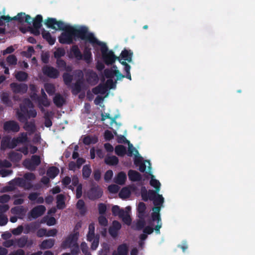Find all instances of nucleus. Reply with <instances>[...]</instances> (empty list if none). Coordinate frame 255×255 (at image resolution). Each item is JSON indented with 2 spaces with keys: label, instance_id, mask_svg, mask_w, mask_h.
Listing matches in <instances>:
<instances>
[{
  "label": "nucleus",
  "instance_id": "nucleus-1",
  "mask_svg": "<svg viewBox=\"0 0 255 255\" xmlns=\"http://www.w3.org/2000/svg\"><path fill=\"white\" fill-rule=\"evenodd\" d=\"M48 28L55 30L64 31L58 37L59 42L61 44H71L76 40V38L89 42L91 43L96 42L97 38L94 34L89 31L85 26L78 28L66 25L62 21H57L56 18L48 17L45 22Z\"/></svg>",
  "mask_w": 255,
  "mask_h": 255
},
{
  "label": "nucleus",
  "instance_id": "nucleus-2",
  "mask_svg": "<svg viewBox=\"0 0 255 255\" xmlns=\"http://www.w3.org/2000/svg\"><path fill=\"white\" fill-rule=\"evenodd\" d=\"M96 44L101 46V52L103 61L107 65H110L114 64L119 57H117L112 50H109L108 47L105 43L101 42L97 39L96 42L92 43Z\"/></svg>",
  "mask_w": 255,
  "mask_h": 255
},
{
  "label": "nucleus",
  "instance_id": "nucleus-3",
  "mask_svg": "<svg viewBox=\"0 0 255 255\" xmlns=\"http://www.w3.org/2000/svg\"><path fill=\"white\" fill-rule=\"evenodd\" d=\"M28 108H33V104L28 98L24 99L19 106V110L17 111L16 115L19 122H24L26 120V114L28 111Z\"/></svg>",
  "mask_w": 255,
  "mask_h": 255
},
{
  "label": "nucleus",
  "instance_id": "nucleus-4",
  "mask_svg": "<svg viewBox=\"0 0 255 255\" xmlns=\"http://www.w3.org/2000/svg\"><path fill=\"white\" fill-rule=\"evenodd\" d=\"M1 19L4 22V21L6 22H9L12 20L17 21L20 23H23L25 22L29 24H31L32 22L31 17L29 15L26 14L24 12H22L18 13L16 16L12 17H10L9 15L1 16Z\"/></svg>",
  "mask_w": 255,
  "mask_h": 255
},
{
  "label": "nucleus",
  "instance_id": "nucleus-5",
  "mask_svg": "<svg viewBox=\"0 0 255 255\" xmlns=\"http://www.w3.org/2000/svg\"><path fill=\"white\" fill-rule=\"evenodd\" d=\"M103 194L102 189L98 185L92 184L88 192V197L92 200L100 198Z\"/></svg>",
  "mask_w": 255,
  "mask_h": 255
},
{
  "label": "nucleus",
  "instance_id": "nucleus-6",
  "mask_svg": "<svg viewBox=\"0 0 255 255\" xmlns=\"http://www.w3.org/2000/svg\"><path fill=\"white\" fill-rule=\"evenodd\" d=\"M78 235V233L70 234L65 240L62 242L61 247L63 249H66L71 248V246L74 245L75 244H77Z\"/></svg>",
  "mask_w": 255,
  "mask_h": 255
},
{
  "label": "nucleus",
  "instance_id": "nucleus-7",
  "mask_svg": "<svg viewBox=\"0 0 255 255\" xmlns=\"http://www.w3.org/2000/svg\"><path fill=\"white\" fill-rule=\"evenodd\" d=\"M3 130L7 132H17L20 129L18 124L15 121L10 120L4 123L3 126Z\"/></svg>",
  "mask_w": 255,
  "mask_h": 255
},
{
  "label": "nucleus",
  "instance_id": "nucleus-8",
  "mask_svg": "<svg viewBox=\"0 0 255 255\" xmlns=\"http://www.w3.org/2000/svg\"><path fill=\"white\" fill-rule=\"evenodd\" d=\"M140 192L142 200L145 202L148 199L153 201L158 194L156 190H149L147 191L145 186L141 187Z\"/></svg>",
  "mask_w": 255,
  "mask_h": 255
},
{
  "label": "nucleus",
  "instance_id": "nucleus-9",
  "mask_svg": "<svg viewBox=\"0 0 255 255\" xmlns=\"http://www.w3.org/2000/svg\"><path fill=\"white\" fill-rule=\"evenodd\" d=\"M10 88L14 94H23L27 92L28 86L24 83H17L13 82L10 84Z\"/></svg>",
  "mask_w": 255,
  "mask_h": 255
},
{
  "label": "nucleus",
  "instance_id": "nucleus-10",
  "mask_svg": "<svg viewBox=\"0 0 255 255\" xmlns=\"http://www.w3.org/2000/svg\"><path fill=\"white\" fill-rule=\"evenodd\" d=\"M105 76L108 79H112L114 76L116 77L117 80H122L125 76L122 74L119 70H113L112 68H107L104 70Z\"/></svg>",
  "mask_w": 255,
  "mask_h": 255
},
{
  "label": "nucleus",
  "instance_id": "nucleus-11",
  "mask_svg": "<svg viewBox=\"0 0 255 255\" xmlns=\"http://www.w3.org/2000/svg\"><path fill=\"white\" fill-rule=\"evenodd\" d=\"M42 70L43 74L50 78L56 79L59 75L58 70L50 66L45 65L43 67Z\"/></svg>",
  "mask_w": 255,
  "mask_h": 255
},
{
  "label": "nucleus",
  "instance_id": "nucleus-12",
  "mask_svg": "<svg viewBox=\"0 0 255 255\" xmlns=\"http://www.w3.org/2000/svg\"><path fill=\"white\" fill-rule=\"evenodd\" d=\"M87 82L91 86L96 85L99 81V77L96 72L92 70H89L86 73Z\"/></svg>",
  "mask_w": 255,
  "mask_h": 255
},
{
  "label": "nucleus",
  "instance_id": "nucleus-13",
  "mask_svg": "<svg viewBox=\"0 0 255 255\" xmlns=\"http://www.w3.org/2000/svg\"><path fill=\"white\" fill-rule=\"evenodd\" d=\"M33 243V241L32 240H28L26 236H23L20 238L15 239V244L20 248H24L25 246L27 247H30Z\"/></svg>",
  "mask_w": 255,
  "mask_h": 255
},
{
  "label": "nucleus",
  "instance_id": "nucleus-14",
  "mask_svg": "<svg viewBox=\"0 0 255 255\" xmlns=\"http://www.w3.org/2000/svg\"><path fill=\"white\" fill-rule=\"evenodd\" d=\"M46 208L43 205H38L33 208L30 211V216L33 219H36L44 214Z\"/></svg>",
  "mask_w": 255,
  "mask_h": 255
},
{
  "label": "nucleus",
  "instance_id": "nucleus-15",
  "mask_svg": "<svg viewBox=\"0 0 255 255\" xmlns=\"http://www.w3.org/2000/svg\"><path fill=\"white\" fill-rule=\"evenodd\" d=\"M121 223L116 220L112 223V225L109 228V233L113 238H116L118 234L119 231L121 229Z\"/></svg>",
  "mask_w": 255,
  "mask_h": 255
},
{
  "label": "nucleus",
  "instance_id": "nucleus-16",
  "mask_svg": "<svg viewBox=\"0 0 255 255\" xmlns=\"http://www.w3.org/2000/svg\"><path fill=\"white\" fill-rule=\"evenodd\" d=\"M151 219L153 221H156L157 225L154 228L156 234L160 233V229L162 226V222L160 218V213H153L151 214Z\"/></svg>",
  "mask_w": 255,
  "mask_h": 255
},
{
  "label": "nucleus",
  "instance_id": "nucleus-17",
  "mask_svg": "<svg viewBox=\"0 0 255 255\" xmlns=\"http://www.w3.org/2000/svg\"><path fill=\"white\" fill-rule=\"evenodd\" d=\"M146 209L145 204L143 202H139L137 207V216L139 219H143L146 217Z\"/></svg>",
  "mask_w": 255,
  "mask_h": 255
},
{
  "label": "nucleus",
  "instance_id": "nucleus-18",
  "mask_svg": "<svg viewBox=\"0 0 255 255\" xmlns=\"http://www.w3.org/2000/svg\"><path fill=\"white\" fill-rule=\"evenodd\" d=\"M39 224L37 222H32L25 225L23 233L28 234L30 232L34 233L39 227Z\"/></svg>",
  "mask_w": 255,
  "mask_h": 255
},
{
  "label": "nucleus",
  "instance_id": "nucleus-19",
  "mask_svg": "<svg viewBox=\"0 0 255 255\" xmlns=\"http://www.w3.org/2000/svg\"><path fill=\"white\" fill-rule=\"evenodd\" d=\"M128 176L129 179L132 182L140 181L142 179V176L139 172L131 169L128 171Z\"/></svg>",
  "mask_w": 255,
  "mask_h": 255
},
{
  "label": "nucleus",
  "instance_id": "nucleus-20",
  "mask_svg": "<svg viewBox=\"0 0 255 255\" xmlns=\"http://www.w3.org/2000/svg\"><path fill=\"white\" fill-rule=\"evenodd\" d=\"M55 244V240L52 239H46L42 242L39 245L41 250L49 249L52 248Z\"/></svg>",
  "mask_w": 255,
  "mask_h": 255
},
{
  "label": "nucleus",
  "instance_id": "nucleus-21",
  "mask_svg": "<svg viewBox=\"0 0 255 255\" xmlns=\"http://www.w3.org/2000/svg\"><path fill=\"white\" fill-rule=\"evenodd\" d=\"M92 59L91 49L88 46H85L83 51V59L87 63H90Z\"/></svg>",
  "mask_w": 255,
  "mask_h": 255
},
{
  "label": "nucleus",
  "instance_id": "nucleus-22",
  "mask_svg": "<svg viewBox=\"0 0 255 255\" xmlns=\"http://www.w3.org/2000/svg\"><path fill=\"white\" fill-rule=\"evenodd\" d=\"M22 123H24V128L25 130L30 132L31 133H33L35 132L36 129V127L35 125L34 122H28L27 120V118H26V120L24 122H20Z\"/></svg>",
  "mask_w": 255,
  "mask_h": 255
},
{
  "label": "nucleus",
  "instance_id": "nucleus-23",
  "mask_svg": "<svg viewBox=\"0 0 255 255\" xmlns=\"http://www.w3.org/2000/svg\"><path fill=\"white\" fill-rule=\"evenodd\" d=\"M42 37L49 43V45H52L54 44L56 39L52 37L49 32L46 31L43 29L42 31Z\"/></svg>",
  "mask_w": 255,
  "mask_h": 255
},
{
  "label": "nucleus",
  "instance_id": "nucleus-24",
  "mask_svg": "<svg viewBox=\"0 0 255 255\" xmlns=\"http://www.w3.org/2000/svg\"><path fill=\"white\" fill-rule=\"evenodd\" d=\"M71 52L77 60H81L83 59V54H82L78 45H73L71 48Z\"/></svg>",
  "mask_w": 255,
  "mask_h": 255
},
{
  "label": "nucleus",
  "instance_id": "nucleus-25",
  "mask_svg": "<svg viewBox=\"0 0 255 255\" xmlns=\"http://www.w3.org/2000/svg\"><path fill=\"white\" fill-rule=\"evenodd\" d=\"M89 231L87 235V240L89 242H92L94 238L97 237L95 234V224L92 223L89 225Z\"/></svg>",
  "mask_w": 255,
  "mask_h": 255
},
{
  "label": "nucleus",
  "instance_id": "nucleus-26",
  "mask_svg": "<svg viewBox=\"0 0 255 255\" xmlns=\"http://www.w3.org/2000/svg\"><path fill=\"white\" fill-rule=\"evenodd\" d=\"M1 102L6 106L10 107L12 105L11 100L9 98V95L7 92H2L0 96Z\"/></svg>",
  "mask_w": 255,
  "mask_h": 255
},
{
  "label": "nucleus",
  "instance_id": "nucleus-27",
  "mask_svg": "<svg viewBox=\"0 0 255 255\" xmlns=\"http://www.w3.org/2000/svg\"><path fill=\"white\" fill-rule=\"evenodd\" d=\"M56 199L57 209L60 210L63 209L65 207V198L64 195L62 194H58L57 195Z\"/></svg>",
  "mask_w": 255,
  "mask_h": 255
},
{
  "label": "nucleus",
  "instance_id": "nucleus-28",
  "mask_svg": "<svg viewBox=\"0 0 255 255\" xmlns=\"http://www.w3.org/2000/svg\"><path fill=\"white\" fill-rule=\"evenodd\" d=\"M126 179V174L124 172L121 171L115 177V182L119 185H123L125 184Z\"/></svg>",
  "mask_w": 255,
  "mask_h": 255
},
{
  "label": "nucleus",
  "instance_id": "nucleus-29",
  "mask_svg": "<svg viewBox=\"0 0 255 255\" xmlns=\"http://www.w3.org/2000/svg\"><path fill=\"white\" fill-rule=\"evenodd\" d=\"M53 103L57 107L60 108L65 103V100L60 94H56L53 98Z\"/></svg>",
  "mask_w": 255,
  "mask_h": 255
},
{
  "label": "nucleus",
  "instance_id": "nucleus-30",
  "mask_svg": "<svg viewBox=\"0 0 255 255\" xmlns=\"http://www.w3.org/2000/svg\"><path fill=\"white\" fill-rule=\"evenodd\" d=\"M83 84L82 79H78L72 88V92L73 94H77L81 91L82 86Z\"/></svg>",
  "mask_w": 255,
  "mask_h": 255
},
{
  "label": "nucleus",
  "instance_id": "nucleus-31",
  "mask_svg": "<svg viewBox=\"0 0 255 255\" xmlns=\"http://www.w3.org/2000/svg\"><path fill=\"white\" fill-rule=\"evenodd\" d=\"M92 91L95 95L99 94H104L107 92V89H106V86L104 84H100L96 87L93 88Z\"/></svg>",
  "mask_w": 255,
  "mask_h": 255
},
{
  "label": "nucleus",
  "instance_id": "nucleus-32",
  "mask_svg": "<svg viewBox=\"0 0 255 255\" xmlns=\"http://www.w3.org/2000/svg\"><path fill=\"white\" fill-rule=\"evenodd\" d=\"M128 247L127 244L124 243L118 246L116 255H128Z\"/></svg>",
  "mask_w": 255,
  "mask_h": 255
},
{
  "label": "nucleus",
  "instance_id": "nucleus-33",
  "mask_svg": "<svg viewBox=\"0 0 255 255\" xmlns=\"http://www.w3.org/2000/svg\"><path fill=\"white\" fill-rule=\"evenodd\" d=\"M15 79L19 82H25L28 77V74L24 71H17L14 75Z\"/></svg>",
  "mask_w": 255,
  "mask_h": 255
},
{
  "label": "nucleus",
  "instance_id": "nucleus-34",
  "mask_svg": "<svg viewBox=\"0 0 255 255\" xmlns=\"http://www.w3.org/2000/svg\"><path fill=\"white\" fill-rule=\"evenodd\" d=\"M22 154L15 151H11L8 154L9 159L12 162H18L22 158Z\"/></svg>",
  "mask_w": 255,
  "mask_h": 255
},
{
  "label": "nucleus",
  "instance_id": "nucleus-35",
  "mask_svg": "<svg viewBox=\"0 0 255 255\" xmlns=\"http://www.w3.org/2000/svg\"><path fill=\"white\" fill-rule=\"evenodd\" d=\"M59 169L55 166H52L49 167L47 171V176L51 178H54L59 173Z\"/></svg>",
  "mask_w": 255,
  "mask_h": 255
},
{
  "label": "nucleus",
  "instance_id": "nucleus-36",
  "mask_svg": "<svg viewBox=\"0 0 255 255\" xmlns=\"http://www.w3.org/2000/svg\"><path fill=\"white\" fill-rule=\"evenodd\" d=\"M98 141V137L96 136H92L87 135L83 138V142L85 145H90L91 144H95Z\"/></svg>",
  "mask_w": 255,
  "mask_h": 255
},
{
  "label": "nucleus",
  "instance_id": "nucleus-37",
  "mask_svg": "<svg viewBox=\"0 0 255 255\" xmlns=\"http://www.w3.org/2000/svg\"><path fill=\"white\" fill-rule=\"evenodd\" d=\"M125 211L123 209H121L118 205H114L112 208V214L114 216L122 217L125 214Z\"/></svg>",
  "mask_w": 255,
  "mask_h": 255
},
{
  "label": "nucleus",
  "instance_id": "nucleus-38",
  "mask_svg": "<svg viewBox=\"0 0 255 255\" xmlns=\"http://www.w3.org/2000/svg\"><path fill=\"white\" fill-rule=\"evenodd\" d=\"M92 170L90 165H85L82 169V176L84 179H88L91 175Z\"/></svg>",
  "mask_w": 255,
  "mask_h": 255
},
{
  "label": "nucleus",
  "instance_id": "nucleus-39",
  "mask_svg": "<svg viewBox=\"0 0 255 255\" xmlns=\"http://www.w3.org/2000/svg\"><path fill=\"white\" fill-rule=\"evenodd\" d=\"M115 153L120 156H123L127 153L126 147L123 145H118L115 148Z\"/></svg>",
  "mask_w": 255,
  "mask_h": 255
},
{
  "label": "nucleus",
  "instance_id": "nucleus-40",
  "mask_svg": "<svg viewBox=\"0 0 255 255\" xmlns=\"http://www.w3.org/2000/svg\"><path fill=\"white\" fill-rule=\"evenodd\" d=\"M132 52L130 50L125 49L121 53L122 58L125 61L130 62L132 60Z\"/></svg>",
  "mask_w": 255,
  "mask_h": 255
},
{
  "label": "nucleus",
  "instance_id": "nucleus-41",
  "mask_svg": "<svg viewBox=\"0 0 255 255\" xmlns=\"http://www.w3.org/2000/svg\"><path fill=\"white\" fill-rule=\"evenodd\" d=\"M105 162L109 165H116L119 163V159L116 156H111L105 159Z\"/></svg>",
  "mask_w": 255,
  "mask_h": 255
},
{
  "label": "nucleus",
  "instance_id": "nucleus-42",
  "mask_svg": "<svg viewBox=\"0 0 255 255\" xmlns=\"http://www.w3.org/2000/svg\"><path fill=\"white\" fill-rule=\"evenodd\" d=\"M43 18L41 15H37L32 20L33 22V27L36 28H41L42 26V22Z\"/></svg>",
  "mask_w": 255,
  "mask_h": 255
},
{
  "label": "nucleus",
  "instance_id": "nucleus-43",
  "mask_svg": "<svg viewBox=\"0 0 255 255\" xmlns=\"http://www.w3.org/2000/svg\"><path fill=\"white\" fill-rule=\"evenodd\" d=\"M11 137L9 136H5L3 137L1 141V148L6 149L9 148L10 140Z\"/></svg>",
  "mask_w": 255,
  "mask_h": 255
},
{
  "label": "nucleus",
  "instance_id": "nucleus-44",
  "mask_svg": "<svg viewBox=\"0 0 255 255\" xmlns=\"http://www.w3.org/2000/svg\"><path fill=\"white\" fill-rule=\"evenodd\" d=\"M117 81L118 80H117V79L115 81H114L113 79H107L106 83L104 84V85L106 86V89H107V91L109 89H115L116 87Z\"/></svg>",
  "mask_w": 255,
  "mask_h": 255
},
{
  "label": "nucleus",
  "instance_id": "nucleus-45",
  "mask_svg": "<svg viewBox=\"0 0 255 255\" xmlns=\"http://www.w3.org/2000/svg\"><path fill=\"white\" fill-rule=\"evenodd\" d=\"M44 88L49 95H53L55 92V88L53 84L46 83L44 84Z\"/></svg>",
  "mask_w": 255,
  "mask_h": 255
},
{
  "label": "nucleus",
  "instance_id": "nucleus-46",
  "mask_svg": "<svg viewBox=\"0 0 255 255\" xmlns=\"http://www.w3.org/2000/svg\"><path fill=\"white\" fill-rule=\"evenodd\" d=\"M62 77L65 84L70 85L73 80V75L68 73H64Z\"/></svg>",
  "mask_w": 255,
  "mask_h": 255
},
{
  "label": "nucleus",
  "instance_id": "nucleus-47",
  "mask_svg": "<svg viewBox=\"0 0 255 255\" xmlns=\"http://www.w3.org/2000/svg\"><path fill=\"white\" fill-rule=\"evenodd\" d=\"M130 192L129 189L126 187L123 188L120 191L119 195L122 199L128 198L129 196Z\"/></svg>",
  "mask_w": 255,
  "mask_h": 255
},
{
  "label": "nucleus",
  "instance_id": "nucleus-48",
  "mask_svg": "<svg viewBox=\"0 0 255 255\" xmlns=\"http://www.w3.org/2000/svg\"><path fill=\"white\" fill-rule=\"evenodd\" d=\"M7 63L9 65H15L17 64V59L14 55H9L6 59Z\"/></svg>",
  "mask_w": 255,
  "mask_h": 255
},
{
  "label": "nucleus",
  "instance_id": "nucleus-49",
  "mask_svg": "<svg viewBox=\"0 0 255 255\" xmlns=\"http://www.w3.org/2000/svg\"><path fill=\"white\" fill-rule=\"evenodd\" d=\"M43 221H42V223L46 222L47 225L49 226L54 225L56 223V220L53 217H44L43 219Z\"/></svg>",
  "mask_w": 255,
  "mask_h": 255
},
{
  "label": "nucleus",
  "instance_id": "nucleus-50",
  "mask_svg": "<svg viewBox=\"0 0 255 255\" xmlns=\"http://www.w3.org/2000/svg\"><path fill=\"white\" fill-rule=\"evenodd\" d=\"M23 165L27 169L30 171H34L36 168L34 165H33V164L29 159H26L24 160Z\"/></svg>",
  "mask_w": 255,
  "mask_h": 255
},
{
  "label": "nucleus",
  "instance_id": "nucleus-51",
  "mask_svg": "<svg viewBox=\"0 0 255 255\" xmlns=\"http://www.w3.org/2000/svg\"><path fill=\"white\" fill-rule=\"evenodd\" d=\"M114 134L117 136V142L119 143H128L130 144V141L128 140L124 135H117L116 131H114Z\"/></svg>",
  "mask_w": 255,
  "mask_h": 255
},
{
  "label": "nucleus",
  "instance_id": "nucleus-52",
  "mask_svg": "<svg viewBox=\"0 0 255 255\" xmlns=\"http://www.w3.org/2000/svg\"><path fill=\"white\" fill-rule=\"evenodd\" d=\"M122 219L123 222L127 225H130L131 223V219L127 212H125V214L122 217H120Z\"/></svg>",
  "mask_w": 255,
  "mask_h": 255
},
{
  "label": "nucleus",
  "instance_id": "nucleus-53",
  "mask_svg": "<svg viewBox=\"0 0 255 255\" xmlns=\"http://www.w3.org/2000/svg\"><path fill=\"white\" fill-rule=\"evenodd\" d=\"M65 54V51L64 49L58 48L54 52V56L55 58L60 59L61 57L64 56Z\"/></svg>",
  "mask_w": 255,
  "mask_h": 255
},
{
  "label": "nucleus",
  "instance_id": "nucleus-54",
  "mask_svg": "<svg viewBox=\"0 0 255 255\" xmlns=\"http://www.w3.org/2000/svg\"><path fill=\"white\" fill-rule=\"evenodd\" d=\"M164 202V198L160 194H157V196L153 200V204L154 206H161Z\"/></svg>",
  "mask_w": 255,
  "mask_h": 255
},
{
  "label": "nucleus",
  "instance_id": "nucleus-55",
  "mask_svg": "<svg viewBox=\"0 0 255 255\" xmlns=\"http://www.w3.org/2000/svg\"><path fill=\"white\" fill-rule=\"evenodd\" d=\"M33 165L37 167L41 163V159L39 155H33L31 156L30 159Z\"/></svg>",
  "mask_w": 255,
  "mask_h": 255
},
{
  "label": "nucleus",
  "instance_id": "nucleus-56",
  "mask_svg": "<svg viewBox=\"0 0 255 255\" xmlns=\"http://www.w3.org/2000/svg\"><path fill=\"white\" fill-rule=\"evenodd\" d=\"M150 184L155 189L157 192L159 191L160 183L158 180L152 178L150 181Z\"/></svg>",
  "mask_w": 255,
  "mask_h": 255
},
{
  "label": "nucleus",
  "instance_id": "nucleus-57",
  "mask_svg": "<svg viewBox=\"0 0 255 255\" xmlns=\"http://www.w3.org/2000/svg\"><path fill=\"white\" fill-rule=\"evenodd\" d=\"M99 239H100L99 235H97V237L96 238H94L93 241L91 242L92 244H91V249L92 250L95 251L97 249V248L99 246Z\"/></svg>",
  "mask_w": 255,
  "mask_h": 255
},
{
  "label": "nucleus",
  "instance_id": "nucleus-58",
  "mask_svg": "<svg viewBox=\"0 0 255 255\" xmlns=\"http://www.w3.org/2000/svg\"><path fill=\"white\" fill-rule=\"evenodd\" d=\"M39 105H42L45 107H48L50 105V102L47 98H38L37 101Z\"/></svg>",
  "mask_w": 255,
  "mask_h": 255
},
{
  "label": "nucleus",
  "instance_id": "nucleus-59",
  "mask_svg": "<svg viewBox=\"0 0 255 255\" xmlns=\"http://www.w3.org/2000/svg\"><path fill=\"white\" fill-rule=\"evenodd\" d=\"M98 222L99 224L103 227H106L108 224L107 219L103 215H100L98 218Z\"/></svg>",
  "mask_w": 255,
  "mask_h": 255
},
{
  "label": "nucleus",
  "instance_id": "nucleus-60",
  "mask_svg": "<svg viewBox=\"0 0 255 255\" xmlns=\"http://www.w3.org/2000/svg\"><path fill=\"white\" fill-rule=\"evenodd\" d=\"M2 245L5 248H10L15 245V240H6L2 243Z\"/></svg>",
  "mask_w": 255,
  "mask_h": 255
},
{
  "label": "nucleus",
  "instance_id": "nucleus-61",
  "mask_svg": "<svg viewBox=\"0 0 255 255\" xmlns=\"http://www.w3.org/2000/svg\"><path fill=\"white\" fill-rule=\"evenodd\" d=\"M145 225V218L139 219L136 224V228L137 230H141L144 228Z\"/></svg>",
  "mask_w": 255,
  "mask_h": 255
},
{
  "label": "nucleus",
  "instance_id": "nucleus-62",
  "mask_svg": "<svg viewBox=\"0 0 255 255\" xmlns=\"http://www.w3.org/2000/svg\"><path fill=\"white\" fill-rule=\"evenodd\" d=\"M13 182L15 185L21 187H24L26 186L25 181L21 178H16L14 180H13Z\"/></svg>",
  "mask_w": 255,
  "mask_h": 255
},
{
  "label": "nucleus",
  "instance_id": "nucleus-63",
  "mask_svg": "<svg viewBox=\"0 0 255 255\" xmlns=\"http://www.w3.org/2000/svg\"><path fill=\"white\" fill-rule=\"evenodd\" d=\"M85 202L82 199H79L76 204V207L78 209L80 210L81 212H85Z\"/></svg>",
  "mask_w": 255,
  "mask_h": 255
},
{
  "label": "nucleus",
  "instance_id": "nucleus-64",
  "mask_svg": "<svg viewBox=\"0 0 255 255\" xmlns=\"http://www.w3.org/2000/svg\"><path fill=\"white\" fill-rule=\"evenodd\" d=\"M18 142L21 143L26 142L28 141L27 135L26 133L23 132L21 133V136L16 138Z\"/></svg>",
  "mask_w": 255,
  "mask_h": 255
}]
</instances>
